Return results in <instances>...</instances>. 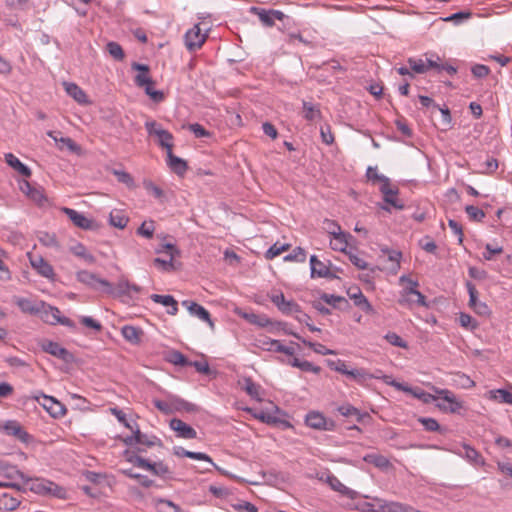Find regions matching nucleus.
Masks as SVG:
<instances>
[{"label": "nucleus", "mask_w": 512, "mask_h": 512, "mask_svg": "<svg viewBox=\"0 0 512 512\" xmlns=\"http://www.w3.org/2000/svg\"><path fill=\"white\" fill-rule=\"evenodd\" d=\"M0 475L10 480L16 478L23 480L25 474L18 470L16 466L0 461Z\"/></svg>", "instance_id": "obj_32"}, {"label": "nucleus", "mask_w": 512, "mask_h": 512, "mask_svg": "<svg viewBox=\"0 0 512 512\" xmlns=\"http://www.w3.org/2000/svg\"><path fill=\"white\" fill-rule=\"evenodd\" d=\"M65 90L79 104L88 103L87 95L82 88L75 83H64Z\"/></svg>", "instance_id": "obj_29"}, {"label": "nucleus", "mask_w": 512, "mask_h": 512, "mask_svg": "<svg viewBox=\"0 0 512 512\" xmlns=\"http://www.w3.org/2000/svg\"><path fill=\"white\" fill-rule=\"evenodd\" d=\"M40 318L49 325L61 324L68 328H75V322L68 317L61 316L59 308L45 303V307L39 313Z\"/></svg>", "instance_id": "obj_3"}, {"label": "nucleus", "mask_w": 512, "mask_h": 512, "mask_svg": "<svg viewBox=\"0 0 512 512\" xmlns=\"http://www.w3.org/2000/svg\"><path fill=\"white\" fill-rule=\"evenodd\" d=\"M249 12L253 15H257L262 24L266 27H273L275 20L282 21L285 18V14L280 10H266L260 7L252 6Z\"/></svg>", "instance_id": "obj_9"}, {"label": "nucleus", "mask_w": 512, "mask_h": 512, "mask_svg": "<svg viewBox=\"0 0 512 512\" xmlns=\"http://www.w3.org/2000/svg\"><path fill=\"white\" fill-rule=\"evenodd\" d=\"M155 508L157 512H181V508L167 499H155Z\"/></svg>", "instance_id": "obj_40"}, {"label": "nucleus", "mask_w": 512, "mask_h": 512, "mask_svg": "<svg viewBox=\"0 0 512 512\" xmlns=\"http://www.w3.org/2000/svg\"><path fill=\"white\" fill-rule=\"evenodd\" d=\"M13 301L23 313L30 315H39L43 307H45L44 301L34 302L28 298L19 296H14Z\"/></svg>", "instance_id": "obj_13"}, {"label": "nucleus", "mask_w": 512, "mask_h": 512, "mask_svg": "<svg viewBox=\"0 0 512 512\" xmlns=\"http://www.w3.org/2000/svg\"><path fill=\"white\" fill-rule=\"evenodd\" d=\"M41 348L44 352L62 360L67 364H71L75 361L73 353L66 348L62 347L59 343L45 340L41 344Z\"/></svg>", "instance_id": "obj_7"}, {"label": "nucleus", "mask_w": 512, "mask_h": 512, "mask_svg": "<svg viewBox=\"0 0 512 512\" xmlns=\"http://www.w3.org/2000/svg\"><path fill=\"white\" fill-rule=\"evenodd\" d=\"M108 53L117 61H122L125 58V53L121 45L117 42L110 41L106 45Z\"/></svg>", "instance_id": "obj_54"}, {"label": "nucleus", "mask_w": 512, "mask_h": 512, "mask_svg": "<svg viewBox=\"0 0 512 512\" xmlns=\"http://www.w3.org/2000/svg\"><path fill=\"white\" fill-rule=\"evenodd\" d=\"M124 456L126 458V460L130 463H132L133 465L139 467V468H142L144 469V467H150V461L137 455L135 452L133 451H130V450H125L124 451Z\"/></svg>", "instance_id": "obj_45"}, {"label": "nucleus", "mask_w": 512, "mask_h": 512, "mask_svg": "<svg viewBox=\"0 0 512 512\" xmlns=\"http://www.w3.org/2000/svg\"><path fill=\"white\" fill-rule=\"evenodd\" d=\"M363 461H365L366 463L372 464L376 468H379L383 471H387V470L393 468V465L390 462V460L386 456L378 454V453L366 454L363 457Z\"/></svg>", "instance_id": "obj_25"}, {"label": "nucleus", "mask_w": 512, "mask_h": 512, "mask_svg": "<svg viewBox=\"0 0 512 512\" xmlns=\"http://www.w3.org/2000/svg\"><path fill=\"white\" fill-rule=\"evenodd\" d=\"M328 483L331 488L342 495H345L351 499H355L357 496V492L351 490L347 486H345L336 476L332 475L328 477Z\"/></svg>", "instance_id": "obj_30"}, {"label": "nucleus", "mask_w": 512, "mask_h": 512, "mask_svg": "<svg viewBox=\"0 0 512 512\" xmlns=\"http://www.w3.org/2000/svg\"><path fill=\"white\" fill-rule=\"evenodd\" d=\"M144 469L149 470L156 476L164 477L167 474H170L171 471L169 467L164 464L162 461L159 462H150V467H144Z\"/></svg>", "instance_id": "obj_53"}, {"label": "nucleus", "mask_w": 512, "mask_h": 512, "mask_svg": "<svg viewBox=\"0 0 512 512\" xmlns=\"http://www.w3.org/2000/svg\"><path fill=\"white\" fill-rule=\"evenodd\" d=\"M320 299L323 300L325 303L333 306L334 308L337 307L338 303H343L345 305V307L349 306L348 300L346 298H344L343 296L323 293L320 296Z\"/></svg>", "instance_id": "obj_56"}, {"label": "nucleus", "mask_w": 512, "mask_h": 512, "mask_svg": "<svg viewBox=\"0 0 512 512\" xmlns=\"http://www.w3.org/2000/svg\"><path fill=\"white\" fill-rule=\"evenodd\" d=\"M301 342L311 348L315 353L320 355H335L336 351L327 348L321 343L312 342L306 339H301Z\"/></svg>", "instance_id": "obj_48"}, {"label": "nucleus", "mask_w": 512, "mask_h": 512, "mask_svg": "<svg viewBox=\"0 0 512 512\" xmlns=\"http://www.w3.org/2000/svg\"><path fill=\"white\" fill-rule=\"evenodd\" d=\"M207 38L206 33H202L200 24H195L184 36L185 46L189 52H194L202 47Z\"/></svg>", "instance_id": "obj_8"}, {"label": "nucleus", "mask_w": 512, "mask_h": 512, "mask_svg": "<svg viewBox=\"0 0 512 512\" xmlns=\"http://www.w3.org/2000/svg\"><path fill=\"white\" fill-rule=\"evenodd\" d=\"M28 198L40 207L44 206L48 202V199L44 194V189L40 186H35Z\"/></svg>", "instance_id": "obj_52"}, {"label": "nucleus", "mask_w": 512, "mask_h": 512, "mask_svg": "<svg viewBox=\"0 0 512 512\" xmlns=\"http://www.w3.org/2000/svg\"><path fill=\"white\" fill-rule=\"evenodd\" d=\"M466 288L469 294V306L474 312L480 316H489L491 314V310L485 302H481L478 300V291L475 285L467 281Z\"/></svg>", "instance_id": "obj_10"}, {"label": "nucleus", "mask_w": 512, "mask_h": 512, "mask_svg": "<svg viewBox=\"0 0 512 512\" xmlns=\"http://www.w3.org/2000/svg\"><path fill=\"white\" fill-rule=\"evenodd\" d=\"M326 364L330 369L337 371L343 375L347 376L349 373V369L347 368L345 361H343L341 359H337V360L328 359V360H326Z\"/></svg>", "instance_id": "obj_63"}, {"label": "nucleus", "mask_w": 512, "mask_h": 512, "mask_svg": "<svg viewBox=\"0 0 512 512\" xmlns=\"http://www.w3.org/2000/svg\"><path fill=\"white\" fill-rule=\"evenodd\" d=\"M129 218L121 211H112L109 215V223L113 227L124 229L128 224Z\"/></svg>", "instance_id": "obj_42"}, {"label": "nucleus", "mask_w": 512, "mask_h": 512, "mask_svg": "<svg viewBox=\"0 0 512 512\" xmlns=\"http://www.w3.org/2000/svg\"><path fill=\"white\" fill-rule=\"evenodd\" d=\"M490 398L500 403L512 404V393L505 389H496L489 392Z\"/></svg>", "instance_id": "obj_51"}, {"label": "nucleus", "mask_w": 512, "mask_h": 512, "mask_svg": "<svg viewBox=\"0 0 512 512\" xmlns=\"http://www.w3.org/2000/svg\"><path fill=\"white\" fill-rule=\"evenodd\" d=\"M348 296L354 300L355 306L359 307L362 311H364L367 314H370L373 312V307L369 303L368 299L364 296L360 288H350L347 291Z\"/></svg>", "instance_id": "obj_21"}, {"label": "nucleus", "mask_w": 512, "mask_h": 512, "mask_svg": "<svg viewBox=\"0 0 512 512\" xmlns=\"http://www.w3.org/2000/svg\"><path fill=\"white\" fill-rule=\"evenodd\" d=\"M172 406L174 412H197L199 407L193 403H190L184 399L178 397H172Z\"/></svg>", "instance_id": "obj_33"}, {"label": "nucleus", "mask_w": 512, "mask_h": 512, "mask_svg": "<svg viewBox=\"0 0 512 512\" xmlns=\"http://www.w3.org/2000/svg\"><path fill=\"white\" fill-rule=\"evenodd\" d=\"M31 398L36 400L49 413V415L55 419L62 418L67 413V409L64 404L56 398L46 395L41 391L33 393Z\"/></svg>", "instance_id": "obj_2"}, {"label": "nucleus", "mask_w": 512, "mask_h": 512, "mask_svg": "<svg viewBox=\"0 0 512 512\" xmlns=\"http://www.w3.org/2000/svg\"><path fill=\"white\" fill-rule=\"evenodd\" d=\"M305 424L312 429L319 431H334L336 423L332 419H327L319 411H309L304 419Z\"/></svg>", "instance_id": "obj_4"}, {"label": "nucleus", "mask_w": 512, "mask_h": 512, "mask_svg": "<svg viewBox=\"0 0 512 512\" xmlns=\"http://www.w3.org/2000/svg\"><path fill=\"white\" fill-rule=\"evenodd\" d=\"M31 266L37 271V273L47 279L54 280L55 273L51 264H49L41 256H33L28 254Z\"/></svg>", "instance_id": "obj_16"}, {"label": "nucleus", "mask_w": 512, "mask_h": 512, "mask_svg": "<svg viewBox=\"0 0 512 512\" xmlns=\"http://www.w3.org/2000/svg\"><path fill=\"white\" fill-rule=\"evenodd\" d=\"M170 428L176 432L179 438L195 439L197 437L196 430L178 418H173L170 421Z\"/></svg>", "instance_id": "obj_18"}, {"label": "nucleus", "mask_w": 512, "mask_h": 512, "mask_svg": "<svg viewBox=\"0 0 512 512\" xmlns=\"http://www.w3.org/2000/svg\"><path fill=\"white\" fill-rule=\"evenodd\" d=\"M246 412L250 413L255 419L260 420L261 422L268 424V425H278V424H284L285 426H290L289 422L285 420L279 419L274 414L264 411V410H256L254 408H245Z\"/></svg>", "instance_id": "obj_19"}, {"label": "nucleus", "mask_w": 512, "mask_h": 512, "mask_svg": "<svg viewBox=\"0 0 512 512\" xmlns=\"http://www.w3.org/2000/svg\"><path fill=\"white\" fill-rule=\"evenodd\" d=\"M249 323L257 325L259 327H266L271 324V320L266 315H258L255 313H241L240 314Z\"/></svg>", "instance_id": "obj_37"}, {"label": "nucleus", "mask_w": 512, "mask_h": 512, "mask_svg": "<svg viewBox=\"0 0 512 512\" xmlns=\"http://www.w3.org/2000/svg\"><path fill=\"white\" fill-rule=\"evenodd\" d=\"M4 431L7 435L15 436L22 442H26L29 434L23 429L20 423L16 420H9L4 424Z\"/></svg>", "instance_id": "obj_24"}, {"label": "nucleus", "mask_w": 512, "mask_h": 512, "mask_svg": "<svg viewBox=\"0 0 512 512\" xmlns=\"http://www.w3.org/2000/svg\"><path fill=\"white\" fill-rule=\"evenodd\" d=\"M121 334L127 342L133 345H138L141 342L143 330L132 325H124L121 328Z\"/></svg>", "instance_id": "obj_26"}, {"label": "nucleus", "mask_w": 512, "mask_h": 512, "mask_svg": "<svg viewBox=\"0 0 512 512\" xmlns=\"http://www.w3.org/2000/svg\"><path fill=\"white\" fill-rule=\"evenodd\" d=\"M323 224L324 229H326L327 232L332 235L334 240L337 242L336 245L338 246L334 247V249L344 251L347 246V241L346 235L341 231L340 225L336 221L330 219H325Z\"/></svg>", "instance_id": "obj_12"}, {"label": "nucleus", "mask_w": 512, "mask_h": 512, "mask_svg": "<svg viewBox=\"0 0 512 512\" xmlns=\"http://www.w3.org/2000/svg\"><path fill=\"white\" fill-rule=\"evenodd\" d=\"M153 264L164 272L175 271L180 266V263H176L172 256H170L169 260H164L162 258L157 257L153 260Z\"/></svg>", "instance_id": "obj_43"}, {"label": "nucleus", "mask_w": 512, "mask_h": 512, "mask_svg": "<svg viewBox=\"0 0 512 512\" xmlns=\"http://www.w3.org/2000/svg\"><path fill=\"white\" fill-rule=\"evenodd\" d=\"M143 186L145 188V190L150 194L152 195L154 198L156 199H162L164 197V191L159 187L157 186L156 184H154L152 181L150 180H145L143 182Z\"/></svg>", "instance_id": "obj_62"}, {"label": "nucleus", "mask_w": 512, "mask_h": 512, "mask_svg": "<svg viewBox=\"0 0 512 512\" xmlns=\"http://www.w3.org/2000/svg\"><path fill=\"white\" fill-rule=\"evenodd\" d=\"M382 252L388 255V260L392 262L391 269L393 271H397L400 268V260L402 258V253L397 250H390L388 248L382 249Z\"/></svg>", "instance_id": "obj_59"}, {"label": "nucleus", "mask_w": 512, "mask_h": 512, "mask_svg": "<svg viewBox=\"0 0 512 512\" xmlns=\"http://www.w3.org/2000/svg\"><path fill=\"white\" fill-rule=\"evenodd\" d=\"M380 192L383 194V200L386 204L391 205L397 210L404 209V203L397 197L399 190L398 188L392 189L390 183L382 184L380 186Z\"/></svg>", "instance_id": "obj_20"}, {"label": "nucleus", "mask_w": 512, "mask_h": 512, "mask_svg": "<svg viewBox=\"0 0 512 512\" xmlns=\"http://www.w3.org/2000/svg\"><path fill=\"white\" fill-rule=\"evenodd\" d=\"M379 503V498H375L372 502L362 501L356 505V509L362 512H379L377 509L379 507Z\"/></svg>", "instance_id": "obj_64"}, {"label": "nucleus", "mask_w": 512, "mask_h": 512, "mask_svg": "<svg viewBox=\"0 0 512 512\" xmlns=\"http://www.w3.org/2000/svg\"><path fill=\"white\" fill-rule=\"evenodd\" d=\"M76 279L90 288L97 289L101 286L106 292H112V285L109 281L99 278L96 274L87 270L78 271L76 273Z\"/></svg>", "instance_id": "obj_6"}, {"label": "nucleus", "mask_w": 512, "mask_h": 512, "mask_svg": "<svg viewBox=\"0 0 512 512\" xmlns=\"http://www.w3.org/2000/svg\"><path fill=\"white\" fill-rule=\"evenodd\" d=\"M23 487L39 495L66 498V490L63 487L44 478H30L24 475Z\"/></svg>", "instance_id": "obj_1"}, {"label": "nucleus", "mask_w": 512, "mask_h": 512, "mask_svg": "<svg viewBox=\"0 0 512 512\" xmlns=\"http://www.w3.org/2000/svg\"><path fill=\"white\" fill-rule=\"evenodd\" d=\"M289 248L290 244H279L276 242L266 251L265 258L267 260H272L279 256L281 253L287 251Z\"/></svg>", "instance_id": "obj_55"}, {"label": "nucleus", "mask_w": 512, "mask_h": 512, "mask_svg": "<svg viewBox=\"0 0 512 512\" xmlns=\"http://www.w3.org/2000/svg\"><path fill=\"white\" fill-rule=\"evenodd\" d=\"M366 176L369 180L373 181V182H380L381 185L382 184H389L390 183V179L388 177H386L385 175H382V174H378L377 172V168L376 167H368L367 171H366Z\"/></svg>", "instance_id": "obj_60"}, {"label": "nucleus", "mask_w": 512, "mask_h": 512, "mask_svg": "<svg viewBox=\"0 0 512 512\" xmlns=\"http://www.w3.org/2000/svg\"><path fill=\"white\" fill-rule=\"evenodd\" d=\"M168 361L174 365L179 366H189L191 364V360H189L183 353L177 350H172L169 353Z\"/></svg>", "instance_id": "obj_50"}, {"label": "nucleus", "mask_w": 512, "mask_h": 512, "mask_svg": "<svg viewBox=\"0 0 512 512\" xmlns=\"http://www.w3.org/2000/svg\"><path fill=\"white\" fill-rule=\"evenodd\" d=\"M5 162L13 168L15 171H17L20 175L29 178L32 174L31 169L23 164L14 154L12 153H6L5 156Z\"/></svg>", "instance_id": "obj_27"}, {"label": "nucleus", "mask_w": 512, "mask_h": 512, "mask_svg": "<svg viewBox=\"0 0 512 512\" xmlns=\"http://www.w3.org/2000/svg\"><path fill=\"white\" fill-rule=\"evenodd\" d=\"M243 389L245 392L253 399H255L258 402L262 401V387L255 383L250 377L244 379V386Z\"/></svg>", "instance_id": "obj_31"}, {"label": "nucleus", "mask_w": 512, "mask_h": 512, "mask_svg": "<svg viewBox=\"0 0 512 512\" xmlns=\"http://www.w3.org/2000/svg\"><path fill=\"white\" fill-rule=\"evenodd\" d=\"M347 376L352 378V379H354L358 383H364L365 381H367L369 379H373V378H375V379H379L380 378V376L377 375V374L376 375L369 374L363 368L349 370V373H348Z\"/></svg>", "instance_id": "obj_41"}, {"label": "nucleus", "mask_w": 512, "mask_h": 512, "mask_svg": "<svg viewBox=\"0 0 512 512\" xmlns=\"http://www.w3.org/2000/svg\"><path fill=\"white\" fill-rule=\"evenodd\" d=\"M270 300L274 305L277 306V308L283 313V314H292L296 312H301L300 306L292 301V300H286L285 296L282 292L279 294H273L270 296Z\"/></svg>", "instance_id": "obj_17"}, {"label": "nucleus", "mask_w": 512, "mask_h": 512, "mask_svg": "<svg viewBox=\"0 0 512 512\" xmlns=\"http://www.w3.org/2000/svg\"><path fill=\"white\" fill-rule=\"evenodd\" d=\"M338 412L344 417H355L356 421L361 423L365 417H370L368 413H362L359 409L351 404H344L337 408Z\"/></svg>", "instance_id": "obj_28"}, {"label": "nucleus", "mask_w": 512, "mask_h": 512, "mask_svg": "<svg viewBox=\"0 0 512 512\" xmlns=\"http://www.w3.org/2000/svg\"><path fill=\"white\" fill-rule=\"evenodd\" d=\"M167 165L178 176H183L188 170L187 162L172 151H167Z\"/></svg>", "instance_id": "obj_23"}, {"label": "nucleus", "mask_w": 512, "mask_h": 512, "mask_svg": "<svg viewBox=\"0 0 512 512\" xmlns=\"http://www.w3.org/2000/svg\"><path fill=\"white\" fill-rule=\"evenodd\" d=\"M70 250L75 256L83 258L90 264L95 262V257L87 251L86 247L82 243H77L75 246L71 247Z\"/></svg>", "instance_id": "obj_47"}, {"label": "nucleus", "mask_w": 512, "mask_h": 512, "mask_svg": "<svg viewBox=\"0 0 512 512\" xmlns=\"http://www.w3.org/2000/svg\"><path fill=\"white\" fill-rule=\"evenodd\" d=\"M311 278L337 279L338 276L332 273L327 265L317 258L316 255L310 257Z\"/></svg>", "instance_id": "obj_14"}, {"label": "nucleus", "mask_w": 512, "mask_h": 512, "mask_svg": "<svg viewBox=\"0 0 512 512\" xmlns=\"http://www.w3.org/2000/svg\"><path fill=\"white\" fill-rule=\"evenodd\" d=\"M303 117L307 121H314L321 118V111L318 105H314L311 102L303 101Z\"/></svg>", "instance_id": "obj_34"}, {"label": "nucleus", "mask_w": 512, "mask_h": 512, "mask_svg": "<svg viewBox=\"0 0 512 512\" xmlns=\"http://www.w3.org/2000/svg\"><path fill=\"white\" fill-rule=\"evenodd\" d=\"M155 135L159 138V145L162 148H165L166 151H172L173 148V135L165 129L158 128V130H155Z\"/></svg>", "instance_id": "obj_36"}, {"label": "nucleus", "mask_w": 512, "mask_h": 512, "mask_svg": "<svg viewBox=\"0 0 512 512\" xmlns=\"http://www.w3.org/2000/svg\"><path fill=\"white\" fill-rule=\"evenodd\" d=\"M419 423H421L426 431L429 432H439L440 434H444L447 429L443 428L439 425L436 419L430 417H420L418 418Z\"/></svg>", "instance_id": "obj_38"}, {"label": "nucleus", "mask_w": 512, "mask_h": 512, "mask_svg": "<svg viewBox=\"0 0 512 512\" xmlns=\"http://www.w3.org/2000/svg\"><path fill=\"white\" fill-rule=\"evenodd\" d=\"M459 324L465 328L469 329L471 331H474L478 328L479 324L478 322L469 314L467 313H460L459 315Z\"/></svg>", "instance_id": "obj_58"}, {"label": "nucleus", "mask_w": 512, "mask_h": 512, "mask_svg": "<svg viewBox=\"0 0 512 512\" xmlns=\"http://www.w3.org/2000/svg\"><path fill=\"white\" fill-rule=\"evenodd\" d=\"M132 69L140 72L134 78V82L138 87L154 84L153 79L149 75L150 68L148 65L134 62L132 63Z\"/></svg>", "instance_id": "obj_22"}, {"label": "nucleus", "mask_w": 512, "mask_h": 512, "mask_svg": "<svg viewBox=\"0 0 512 512\" xmlns=\"http://www.w3.org/2000/svg\"><path fill=\"white\" fill-rule=\"evenodd\" d=\"M377 509L379 512H401L402 503L388 502L380 499L379 507Z\"/></svg>", "instance_id": "obj_61"}, {"label": "nucleus", "mask_w": 512, "mask_h": 512, "mask_svg": "<svg viewBox=\"0 0 512 512\" xmlns=\"http://www.w3.org/2000/svg\"><path fill=\"white\" fill-rule=\"evenodd\" d=\"M63 213L69 218V220L78 228L83 230L94 231L97 230L99 225L91 218L86 217L83 213H80L72 208L63 207Z\"/></svg>", "instance_id": "obj_5"}, {"label": "nucleus", "mask_w": 512, "mask_h": 512, "mask_svg": "<svg viewBox=\"0 0 512 512\" xmlns=\"http://www.w3.org/2000/svg\"><path fill=\"white\" fill-rule=\"evenodd\" d=\"M47 135L55 140V142H60L65 146L70 152L79 154L81 152V147L71 138L69 137H61L58 139L56 136H54V132L49 131Z\"/></svg>", "instance_id": "obj_44"}, {"label": "nucleus", "mask_w": 512, "mask_h": 512, "mask_svg": "<svg viewBox=\"0 0 512 512\" xmlns=\"http://www.w3.org/2000/svg\"><path fill=\"white\" fill-rule=\"evenodd\" d=\"M463 448L465 450V458L469 462L476 464V465H484V463H485L484 459L476 449H474L473 447H471L467 444H464Z\"/></svg>", "instance_id": "obj_46"}, {"label": "nucleus", "mask_w": 512, "mask_h": 512, "mask_svg": "<svg viewBox=\"0 0 512 512\" xmlns=\"http://www.w3.org/2000/svg\"><path fill=\"white\" fill-rule=\"evenodd\" d=\"M465 212L471 221L481 222L485 218V212L474 205H467Z\"/></svg>", "instance_id": "obj_57"}, {"label": "nucleus", "mask_w": 512, "mask_h": 512, "mask_svg": "<svg viewBox=\"0 0 512 512\" xmlns=\"http://www.w3.org/2000/svg\"><path fill=\"white\" fill-rule=\"evenodd\" d=\"M121 473L128 478L135 479L139 482V484L145 488H150L154 485V481L148 478L145 475L135 473L132 469H122Z\"/></svg>", "instance_id": "obj_39"}, {"label": "nucleus", "mask_w": 512, "mask_h": 512, "mask_svg": "<svg viewBox=\"0 0 512 512\" xmlns=\"http://www.w3.org/2000/svg\"><path fill=\"white\" fill-rule=\"evenodd\" d=\"M435 392L438 394L439 398L448 403L447 406L438 404L441 410L450 413H460V410L463 408V403L456 398L452 391L448 389H436Z\"/></svg>", "instance_id": "obj_11"}, {"label": "nucleus", "mask_w": 512, "mask_h": 512, "mask_svg": "<svg viewBox=\"0 0 512 512\" xmlns=\"http://www.w3.org/2000/svg\"><path fill=\"white\" fill-rule=\"evenodd\" d=\"M182 306H184L191 315L196 316L200 320L208 323L211 328H214V322L211 319V315L209 311L204 308L202 305L197 302L191 300L182 301Z\"/></svg>", "instance_id": "obj_15"}, {"label": "nucleus", "mask_w": 512, "mask_h": 512, "mask_svg": "<svg viewBox=\"0 0 512 512\" xmlns=\"http://www.w3.org/2000/svg\"><path fill=\"white\" fill-rule=\"evenodd\" d=\"M155 232V222L153 220L144 221L138 227L136 233L146 239H151Z\"/></svg>", "instance_id": "obj_49"}, {"label": "nucleus", "mask_w": 512, "mask_h": 512, "mask_svg": "<svg viewBox=\"0 0 512 512\" xmlns=\"http://www.w3.org/2000/svg\"><path fill=\"white\" fill-rule=\"evenodd\" d=\"M20 505V500L8 493L0 494V510L13 511Z\"/></svg>", "instance_id": "obj_35"}]
</instances>
